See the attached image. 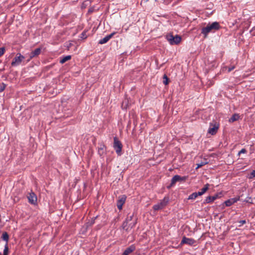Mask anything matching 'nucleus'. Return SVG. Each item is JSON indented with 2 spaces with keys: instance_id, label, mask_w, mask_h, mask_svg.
Instances as JSON below:
<instances>
[{
  "instance_id": "19",
  "label": "nucleus",
  "mask_w": 255,
  "mask_h": 255,
  "mask_svg": "<svg viewBox=\"0 0 255 255\" xmlns=\"http://www.w3.org/2000/svg\"><path fill=\"white\" fill-rule=\"evenodd\" d=\"M1 238L3 241H6V243L8 244L9 236L6 232H5L2 233Z\"/></svg>"
},
{
  "instance_id": "18",
  "label": "nucleus",
  "mask_w": 255,
  "mask_h": 255,
  "mask_svg": "<svg viewBox=\"0 0 255 255\" xmlns=\"http://www.w3.org/2000/svg\"><path fill=\"white\" fill-rule=\"evenodd\" d=\"M71 58V55H67V56H64V57L60 58V63L61 64H64L66 61L70 60Z\"/></svg>"
},
{
  "instance_id": "23",
  "label": "nucleus",
  "mask_w": 255,
  "mask_h": 255,
  "mask_svg": "<svg viewBox=\"0 0 255 255\" xmlns=\"http://www.w3.org/2000/svg\"><path fill=\"white\" fill-rule=\"evenodd\" d=\"M163 84L165 85H167L168 84V80L169 79H168L167 76L165 74H164L163 75Z\"/></svg>"
},
{
  "instance_id": "27",
  "label": "nucleus",
  "mask_w": 255,
  "mask_h": 255,
  "mask_svg": "<svg viewBox=\"0 0 255 255\" xmlns=\"http://www.w3.org/2000/svg\"><path fill=\"white\" fill-rule=\"evenodd\" d=\"M244 201L247 202V203H249L250 204H253L252 199L251 197H247Z\"/></svg>"
},
{
  "instance_id": "8",
  "label": "nucleus",
  "mask_w": 255,
  "mask_h": 255,
  "mask_svg": "<svg viewBox=\"0 0 255 255\" xmlns=\"http://www.w3.org/2000/svg\"><path fill=\"white\" fill-rule=\"evenodd\" d=\"M186 178L185 176L181 177L180 176H179L178 175H174L172 177L170 185L168 187L173 186L177 181L185 180L186 179Z\"/></svg>"
},
{
  "instance_id": "24",
  "label": "nucleus",
  "mask_w": 255,
  "mask_h": 255,
  "mask_svg": "<svg viewBox=\"0 0 255 255\" xmlns=\"http://www.w3.org/2000/svg\"><path fill=\"white\" fill-rule=\"evenodd\" d=\"M255 177V170H253L248 176L249 179H253Z\"/></svg>"
},
{
  "instance_id": "16",
  "label": "nucleus",
  "mask_w": 255,
  "mask_h": 255,
  "mask_svg": "<svg viewBox=\"0 0 255 255\" xmlns=\"http://www.w3.org/2000/svg\"><path fill=\"white\" fill-rule=\"evenodd\" d=\"M135 249V248L133 246H131L127 248L122 255H128L130 253H132Z\"/></svg>"
},
{
  "instance_id": "6",
  "label": "nucleus",
  "mask_w": 255,
  "mask_h": 255,
  "mask_svg": "<svg viewBox=\"0 0 255 255\" xmlns=\"http://www.w3.org/2000/svg\"><path fill=\"white\" fill-rule=\"evenodd\" d=\"M25 58L24 56L20 53H17L16 56L13 58L11 65L12 66H16L19 65Z\"/></svg>"
},
{
  "instance_id": "34",
  "label": "nucleus",
  "mask_w": 255,
  "mask_h": 255,
  "mask_svg": "<svg viewBox=\"0 0 255 255\" xmlns=\"http://www.w3.org/2000/svg\"><path fill=\"white\" fill-rule=\"evenodd\" d=\"M94 220L92 222V224H94Z\"/></svg>"
},
{
  "instance_id": "5",
  "label": "nucleus",
  "mask_w": 255,
  "mask_h": 255,
  "mask_svg": "<svg viewBox=\"0 0 255 255\" xmlns=\"http://www.w3.org/2000/svg\"><path fill=\"white\" fill-rule=\"evenodd\" d=\"M166 39L171 45L178 44L181 41V37L178 35H176L175 36H173L172 34L167 35L166 36Z\"/></svg>"
},
{
  "instance_id": "13",
  "label": "nucleus",
  "mask_w": 255,
  "mask_h": 255,
  "mask_svg": "<svg viewBox=\"0 0 255 255\" xmlns=\"http://www.w3.org/2000/svg\"><path fill=\"white\" fill-rule=\"evenodd\" d=\"M126 200V197L124 195L122 197H121L117 202V207L119 210H121L122 209L123 205L125 203Z\"/></svg>"
},
{
  "instance_id": "17",
  "label": "nucleus",
  "mask_w": 255,
  "mask_h": 255,
  "mask_svg": "<svg viewBox=\"0 0 255 255\" xmlns=\"http://www.w3.org/2000/svg\"><path fill=\"white\" fill-rule=\"evenodd\" d=\"M209 184H206L205 185L204 187L201 189V191L198 192V194L199 196H201L204 194L209 189Z\"/></svg>"
},
{
  "instance_id": "32",
  "label": "nucleus",
  "mask_w": 255,
  "mask_h": 255,
  "mask_svg": "<svg viewBox=\"0 0 255 255\" xmlns=\"http://www.w3.org/2000/svg\"><path fill=\"white\" fill-rule=\"evenodd\" d=\"M235 68V66H232L231 67H230L228 68V72H231V71H232L233 69H234Z\"/></svg>"
},
{
  "instance_id": "12",
  "label": "nucleus",
  "mask_w": 255,
  "mask_h": 255,
  "mask_svg": "<svg viewBox=\"0 0 255 255\" xmlns=\"http://www.w3.org/2000/svg\"><path fill=\"white\" fill-rule=\"evenodd\" d=\"M116 34V32H113L112 33H111L109 35H107L103 39H101L99 42V43L100 44H103L106 43H107L111 38H112L114 35H115Z\"/></svg>"
},
{
  "instance_id": "10",
  "label": "nucleus",
  "mask_w": 255,
  "mask_h": 255,
  "mask_svg": "<svg viewBox=\"0 0 255 255\" xmlns=\"http://www.w3.org/2000/svg\"><path fill=\"white\" fill-rule=\"evenodd\" d=\"M219 128L218 124H214V125H211L208 129V132L211 135H215Z\"/></svg>"
},
{
  "instance_id": "22",
  "label": "nucleus",
  "mask_w": 255,
  "mask_h": 255,
  "mask_svg": "<svg viewBox=\"0 0 255 255\" xmlns=\"http://www.w3.org/2000/svg\"><path fill=\"white\" fill-rule=\"evenodd\" d=\"M239 119V116L238 114H234L232 116V117L230 119V122H235L237 121Z\"/></svg>"
},
{
  "instance_id": "26",
  "label": "nucleus",
  "mask_w": 255,
  "mask_h": 255,
  "mask_svg": "<svg viewBox=\"0 0 255 255\" xmlns=\"http://www.w3.org/2000/svg\"><path fill=\"white\" fill-rule=\"evenodd\" d=\"M105 146L103 145L102 147H101L99 148L98 152L100 154V155H102L104 153V149Z\"/></svg>"
},
{
  "instance_id": "1",
  "label": "nucleus",
  "mask_w": 255,
  "mask_h": 255,
  "mask_svg": "<svg viewBox=\"0 0 255 255\" xmlns=\"http://www.w3.org/2000/svg\"><path fill=\"white\" fill-rule=\"evenodd\" d=\"M221 26L218 22L215 21L212 23H209L206 27H203L201 29V33L204 35V37L206 38L210 32H214L219 30Z\"/></svg>"
},
{
  "instance_id": "21",
  "label": "nucleus",
  "mask_w": 255,
  "mask_h": 255,
  "mask_svg": "<svg viewBox=\"0 0 255 255\" xmlns=\"http://www.w3.org/2000/svg\"><path fill=\"white\" fill-rule=\"evenodd\" d=\"M8 254H9V249H8V244H7V243H6L4 246L3 255H8Z\"/></svg>"
},
{
  "instance_id": "29",
  "label": "nucleus",
  "mask_w": 255,
  "mask_h": 255,
  "mask_svg": "<svg viewBox=\"0 0 255 255\" xmlns=\"http://www.w3.org/2000/svg\"><path fill=\"white\" fill-rule=\"evenodd\" d=\"M6 87L5 84L2 83L0 86V93L2 92L5 89Z\"/></svg>"
},
{
  "instance_id": "20",
  "label": "nucleus",
  "mask_w": 255,
  "mask_h": 255,
  "mask_svg": "<svg viewBox=\"0 0 255 255\" xmlns=\"http://www.w3.org/2000/svg\"><path fill=\"white\" fill-rule=\"evenodd\" d=\"M198 196H199L198 194V192H194L189 196L188 199H189V200L195 199L198 197Z\"/></svg>"
},
{
  "instance_id": "2",
  "label": "nucleus",
  "mask_w": 255,
  "mask_h": 255,
  "mask_svg": "<svg viewBox=\"0 0 255 255\" xmlns=\"http://www.w3.org/2000/svg\"><path fill=\"white\" fill-rule=\"evenodd\" d=\"M132 216H130L128 217L126 221H124L122 225V228L126 231L127 232H128L133 227H134L135 225V223H128L129 222L131 221L132 220Z\"/></svg>"
},
{
  "instance_id": "9",
  "label": "nucleus",
  "mask_w": 255,
  "mask_h": 255,
  "mask_svg": "<svg viewBox=\"0 0 255 255\" xmlns=\"http://www.w3.org/2000/svg\"><path fill=\"white\" fill-rule=\"evenodd\" d=\"M27 198L29 203L31 204L35 205L37 203V196L34 192H31L30 193L29 195L27 196Z\"/></svg>"
},
{
  "instance_id": "31",
  "label": "nucleus",
  "mask_w": 255,
  "mask_h": 255,
  "mask_svg": "<svg viewBox=\"0 0 255 255\" xmlns=\"http://www.w3.org/2000/svg\"><path fill=\"white\" fill-rule=\"evenodd\" d=\"M247 152V150L245 148L242 149L239 152L238 154L240 155L241 153H245Z\"/></svg>"
},
{
  "instance_id": "11",
  "label": "nucleus",
  "mask_w": 255,
  "mask_h": 255,
  "mask_svg": "<svg viewBox=\"0 0 255 255\" xmlns=\"http://www.w3.org/2000/svg\"><path fill=\"white\" fill-rule=\"evenodd\" d=\"M195 242L196 241L193 239L187 238L185 237H184L181 242V244H187L191 246L194 244Z\"/></svg>"
},
{
  "instance_id": "25",
  "label": "nucleus",
  "mask_w": 255,
  "mask_h": 255,
  "mask_svg": "<svg viewBox=\"0 0 255 255\" xmlns=\"http://www.w3.org/2000/svg\"><path fill=\"white\" fill-rule=\"evenodd\" d=\"M208 163V162L207 161H205V162H201L200 163H199V164H197V167H196V169H198L201 167H202V166Z\"/></svg>"
},
{
  "instance_id": "7",
  "label": "nucleus",
  "mask_w": 255,
  "mask_h": 255,
  "mask_svg": "<svg viewBox=\"0 0 255 255\" xmlns=\"http://www.w3.org/2000/svg\"><path fill=\"white\" fill-rule=\"evenodd\" d=\"M41 52V48H37L34 50L32 51L30 53L28 54L29 59L27 60V62L30 61V60L34 57H37L40 54Z\"/></svg>"
},
{
  "instance_id": "14",
  "label": "nucleus",
  "mask_w": 255,
  "mask_h": 255,
  "mask_svg": "<svg viewBox=\"0 0 255 255\" xmlns=\"http://www.w3.org/2000/svg\"><path fill=\"white\" fill-rule=\"evenodd\" d=\"M218 197V195H215L213 196H208L206 198V199L204 201V204H207L210 203L212 202H213L214 200H215Z\"/></svg>"
},
{
  "instance_id": "15",
  "label": "nucleus",
  "mask_w": 255,
  "mask_h": 255,
  "mask_svg": "<svg viewBox=\"0 0 255 255\" xmlns=\"http://www.w3.org/2000/svg\"><path fill=\"white\" fill-rule=\"evenodd\" d=\"M239 200V198H232L225 201L224 204L227 207L231 206L232 205L237 202Z\"/></svg>"
},
{
  "instance_id": "30",
  "label": "nucleus",
  "mask_w": 255,
  "mask_h": 255,
  "mask_svg": "<svg viewBox=\"0 0 255 255\" xmlns=\"http://www.w3.org/2000/svg\"><path fill=\"white\" fill-rule=\"evenodd\" d=\"M4 52H5L4 47L0 48V57L4 54Z\"/></svg>"
},
{
  "instance_id": "28",
  "label": "nucleus",
  "mask_w": 255,
  "mask_h": 255,
  "mask_svg": "<svg viewBox=\"0 0 255 255\" xmlns=\"http://www.w3.org/2000/svg\"><path fill=\"white\" fill-rule=\"evenodd\" d=\"M80 38L82 39H86L87 38L86 32L83 31L80 35Z\"/></svg>"
},
{
  "instance_id": "3",
  "label": "nucleus",
  "mask_w": 255,
  "mask_h": 255,
  "mask_svg": "<svg viewBox=\"0 0 255 255\" xmlns=\"http://www.w3.org/2000/svg\"><path fill=\"white\" fill-rule=\"evenodd\" d=\"M113 147L118 155H121L123 145L122 142L118 139L117 136L114 137Z\"/></svg>"
},
{
  "instance_id": "4",
  "label": "nucleus",
  "mask_w": 255,
  "mask_h": 255,
  "mask_svg": "<svg viewBox=\"0 0 255 255\" xmlns=\"http://www.w3.org/2000/svg\"><path fill=\"white\" fill-rule=\"evenodd\" d=\"M169 202V198L164 197V198L160 201V202L153 206V209L155 211H157L164 208Z\"/></svg>"
},
{
  "instance_id": "33",
  "label": "nucleus",
  "mask_w": 255,
  "mask_h": 255,
  "mask_svg": "<svg viewBox=\"0 0 255 255\" xmlns=\"http://www.w3.org/2000/svg\"><path fill=\"white\" fill-rule=\"evenodd\" d=\"M239 223L241 224V225L239 226V227H241L242 225L246 224V220H241L239 221Z\"/></svg>"
}]
</instances>
